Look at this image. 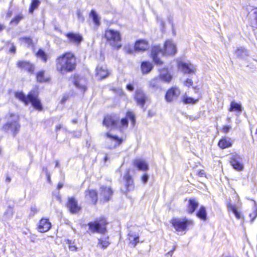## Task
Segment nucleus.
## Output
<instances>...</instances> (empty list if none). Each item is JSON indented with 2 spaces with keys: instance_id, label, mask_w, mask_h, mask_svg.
Masks as SVG:
<instances>
[{
  "instance_id": "29",
  "label": "nucleus",
  "mask_w": 257,
  "mask_h": 257,
  "mask_svg": "<svg viewBox=\"0 0 257 257\" xmlns=\"http://www.w3.org/2000/svg\"><path fill=\"white\" fill-rule=\"evenodd\" d=\"M196 216L202 220L206 221L207 219V212L204 206H201L196 213Z\"/></svg>"
},
{
  "instance_id": "40",
  "label": "nucleus",
  "mask_w": 257,
  "mask_h": 257,
  "mask_svg": "<svg viewBox=\"0 0 257 257\" xmlns=\"http://www.w3.org/2000/svg\"><path fill=\"white\" fill-rule=\"evenodd\" d=\"M126 117L131 120L133 125H134L136 122V117L134 113L131 111H128L126 113Z\"/></svg>"
},
{
  "instance_id": "32",
  "label": "nucleus",
  "mask_w": 257,
  "mask_h": 257,
  "mask_svg": "<svg viewBox=\"0 0 257 257\" xmlns=\"http://www.w3.org/2000/svg\"><path fill=\"white\" fill-rule=\"evenodd\" d=\"M109 244L110 243L108 241V237L107 236L98 239L97 245L104 249L107 247Z\"/></svg>"
},
{
  "instance_id": "10",
  "label": "nucleus",
  "mask_w": 257,
  "mask_h": 257,
  "mask_svg": "<svg viewBox=\"0 0 257 257\" xmlns=\"http://www.w3.org/2000/svg\"><path fill=\"white\" fill-rule=\"evenodd\" d=\"M119 121V117L117 115H107L104 117L103 124L108 128H115L117 127Z\"/></svg>"
},
{
  "instance_id": "13",
  "label": "nucleus",
  "mask_w": 257,
  "mask_h": 257,
  "mask_svg": "<svg viewBox=\"0 0 257 257\" xmlns=\"http://www.w3.org/2000/svg\"><path fill=\"white\" fill-rule=\"evenodd\" d=\"M65 35L68 38L70 43L77 46L79 45L83 40L82 36L79 33L69 32L65 34Z\"/></svg>"
},
{
  "instance_id": "36",
  "label": "nucleus",
  "mask_w": 257,
  "mask_h": 257,
  "mask_svg": "<svg viewBox=\"0 0 257 257\" xmlns=\"http://www.w3.org/2000/svg\"><path fill=\"white\" fill-rule=\"evenodd\" d=\"M86 195H89V197L91 199V201L94 204H95L96 203L97 201V193L95 190H89L88 192V194H86Z\"/></svg>"
},
{
  "instance_id": "14",
  "label": "nucleus",
  "mask_w": 257,
  "mask_h": 257,
  "mask_svg": "<svg viewBox=\"0 0 257 257\" xmlns=\"http://www.w3.org/2000/svg\"><path fill=\"white\" fill-rule=\"evenodd\" d=\"M180 94V91L177 87H172L169 89L165 95V99L167 102H170L177 98Z\"/></svg>"
},
{
  "instance_id": "20",
  "label": "nucleus",
  "mask_w": 257,
  "mask_h": 257,
  "mask_svg": "<svg viewBox=\"0 0 257 257\" xmlns=\"http://www.w3.org/2000/svg\"><path fill=\"white\" fill-rule=\"evenodd\" d=\"M179 69L184 73H194L195 67L191 63H186L181 62L178 64Z\"/></svg>"
},
{
  "instance_id": "22",
  "label": "nucleus",
  "mask_w": 257,
  "mask_h": 257,
  "mask_svg": "<svg viewBox=\"0 0 257 257\" xmlns=\"http://www.w3.org/2000/svg\"><path fill=\"white\" fill-rule=\"evenodd\" d=\"M128 239L130 243L135 247L137 245V243L139 242V234L138 232H136L132 230H130L128 233Z\"/></svg>"
},
{
  "instance_id": "54",
  "label": "nucleus",
  "mask_w": 257,
  "mask_h": 257,
  "mask_svg": "<svg viewBox=\"0 0 257 257\" xmlns=\"http://www.w3.org/2000/svg\"><path fill=\"white\" fill-rule=\"evenodd\" d=\"M16 48L15 46H14V45L13 44L11 48L10 49V52L12 53L15 54L16 53Z\"/></svg>"
},
{
  "instance_id": "33",
  "label": "nucleus",
  "mask_w": 257,
  "mask_h": 257,
  "mask_svg": "<svg viewBox=\"0 0 257 257\" xmlns=\"http://www.w3.org/2000/svg\"><path fill=\"white\" fill-rule=\"evenodd\" d=\"M242 110L241 105L240 103H238L234 101H232L230 103V107L229 109V111H236L239 112H241Z\"/></svg>"
},
{
  "instance_id": "21",
  "label": "nucleus",
  "mask_w": 257,
  "mask_h": 257,
  "mask_svg": "<svg viewBox=\"0 0 257 257\" xmlns=\"http://www.w3.org/2000/svg\"><path fill=\"white\" fill-rule=\"evenodd\" d=\"M51 227V224L47 219L42 218L40 220L38 230L41 232H45L50 230Z\"/></svg>"
},
{
  "instance_id": "9",
  "label": "nucleus",
  "mask_w": 257,
  "mask_h": 257,
  "mask_svg": "<svg viewBox=\"0 0 257 257\" xmlns=\"http://www.w3.org/2000/svg\"><path fill=\"white\" fill-rule=\"evenodd\" d=\"M123 179L124 186L121 187V191L123 194H126L128 192L134 190L135 188L134 180L128 171L124 175Z\"/></svg>"
},
{
  "instance_id": "5",
  "label": "nucleus",
  "mask_w": 257,
  "mask_h": 257,
  "mask_svg": "<svg viewBox=\"0 0 257 257\" xmlns=\"http://www.w3.org/2000/svg\"><path fill=\"white\" fill-rule=\"evenodd\" d=\"M170 222L177 232L185 231L188 226L193 225L192 220L187 219L186 218H174L172 219Z\"/></svg>"
},
{
  "instance_id": "27",
  "label": "nucleus",
  "mask_w": 257,
  "mask_h": 257,
  "mask_svg": "<svg viewBox=\"0 0 257 257\" xmlns=\"http://www.w3.org/2000/svg\"><path fill=\"white\" fill-rule=\"evenodd\" d=\"M15 97L21 100L22 102H24L25 105L28 104L29 103V93L26 96L23 92H16L15 94Z\"/></svg>"
},
{
  "instance_id": "19",
  "label": "nucleus",
  "mask_w": 257,
  "mask_h": 257,
  "mask_svg": "<svg viewBox=\"0 0 257 257\" xmlns=\"http://www.w3.org/2000/svg\"><path fill=\"white\" fill-rule=\"evenodd\" d=\"M113 194V191L110 187L101 186L100 187V196L104 201H108L111 198Z\"/></svg>"
},
{
  "instance_id": "8",
  "label": "nucleus",
  "mask_w": 257,
  "mask_h": 257,
  "mask_svg": "<svg viewBox=\"0 0 257 257\" xmlns=\"http://www.w3.org/2000/svg\"><path fill=\"white\" fill-rule=\"evenodd\" d=\"M107 224L104 219H101L94 222H90L88 223L89 229L92 232H98L103 234L106 231V225Z\"/></svg>"
},
{
  "instance_id": "1",
  "label": "nucleus",
  "mask_w": 257,
  "mask_h": 257,
  "mask_svg": "<svg viewBox=\"0 0 257 257\" xmlns=\"http://www.w3.org/2000/svg\"><path fill=\"white\" fill-rule=\"evenodd\" d=\"M76 59L73 54L67 52L56 60V69L61 74L73 71L76 67Z\"/></svg>"
},
{
  "instance_id": "17",
  "label": "nucleus",
  "mask_w": 257,
  "mask_h": 257,
  "mask_svg": "<svg viewBox=\"0 0 257 257\" xmlns=\"http://www.w3.org/2000/svg\"><path fill=\"white\" fill-rule=\"evenodd\" d=\"M73 83L74 85L81 91H84L86 89V80L84 77H80L77 75H74Z\"/></svg>"
},
{
  "instance_id": "64",
  "label": "nucleus",
  "mask_w": 257,
  "mask_h": 257,
  "mask_svg": "<svg viewBox=\"0 0 257 257\" xmlns=\"http://www.w3.org/2000/svg\"><path fill=\"white\" fill-rule=\"evenodd\" d=\"M160 24L162 26V27H164V25H165V23L162 20H161L160 21Z\"/></svg>"
},
{
  "instance_id": "45",
  "label": "nucleus",
  "mask_w": 257,
  "mask_h": 257,
  "mask_svg": "<svg viewBox=\"0 0 257 257\" xmlns=\"http://www.w3.org/2000/svg\"><path fill=\"white\" fill-rule=\"evenodd\" d=\"M68 243L69 244V249L71 251H76L77 247L74 245H71V241L69 240H68Z\"/></svg>"
},
{
  "instance_id": "23",
  "label": "nucleus",
  "mask_w": 257,
  "mask_h": 257,
  "mask_svg": "<svg viewBox=\"0 0 257 257\" xmlns=\"http://www.w3.org/2000/svg\"><path fill=\"white\" fill-rule=\"evenodd\" d=\"M199 202L196 199H190L187 207V212L190 214H193L199 206Z\"/></svg>"
},
{
  "instance_id": "7",
  "label": "nucleus",
  "mask_w": 257,
  "mask_h": 257,
  "mask_svg": "<svg viewBox=\"0 0 257 257\" xmlns=\"http://www.w3.org/2000/svg\"><path fill=\"white\" fill-rule=\"evenodd\" d=\"M106 137V147L109 149H113L119 146L122 142V139L116 135H111L109 132L105 134Z\"/></svg>"
},
{
  "instance_id": "47",
  "label": "nucleus",
  "mask_w": 257,
  "mask_h": 257,
  "mask_svg": "<svg viewBox=\"0 0 257 257\" xmlns=\"http://www.w3.org/2000/svg\"><path fill=\"white\" fill-rule=\"evenodd\" d=\"M184 84L186 86L190 87L193 84V81L192 80V79L188 78L185 81Z\"/></svg>"
},
{
  "instance_id": "55",
  "label": "nucleus",
  "mask_w": 257,
  "mask_h": 257,
  "mask_svg": "<svg viewBox=\"0 0 257 257\" xmlns=\"http://www.w3.org/2000/svg\"><path fill=\"white\" fill-rule=\"evenodd\" d=\"M13 12L11 10H9L7 14V17L9 18L12 16Z\"/></svg>"
},
{
  "instance_id": "44",
  "label": "nucleus",
  "mask_w": 257,
  "mask_h": 257,
  "mask_svg": "<svg viewBox=\"0 0 257 257\" xmlns=\"http://www.w3.org/2000/svg\"><path fill=\"white\" fill-rule=\"evenodd\" d=\"M120 123L122 126L127 127L128 125V120L127 118H123L120 120Z\"/></svg>"
},
{
  "instance_id": "26",
  "label": "nucleus",
  "mask_w": 257,
  "mask_h": 257,
  "mask_svg": "<svg viewBox=\"0 0 257 257\" xmlns=\"http://www.w3.org/2000/svg\"><path fill=\"white\" fill-rule=\"evenodd\" d=\"M149 47L148 43L145 40H139L136 42L135 46V49L138 51H144Z\"/></svg>"
},
{
  "instance_id": "4",
  "label": "nucleus",
  "mask_w": 257,
  "mask_h": 257,
  "mask_svg": "<svg viewBox=\"0 0 257 257\" xmlns=\"http://www.w3.org/2000/svg\"><path fill=\"white\" fill-rule=\"evenodd\" d=\"M104 37L113 47L117 49L121 48V36L119 32L111 29L107 30L105 31Z\"/></svg>"
},
{
  "instance_id": "2",
  "label": "nucleus",
  "mask_w": 257,
  "mask_h": 257,
  "mask_svg": "<svg viewBox=\"0 0 257 257\" xmlns=\"http://www.w3.org/2000/svg\"><path fill=\"white\" fill-rule=\"evenodd\" d=\"M176 52V46L171 41L167 40L164 44L163 50L159 46L153 47L151 55L154 63L157 65H161L163 64V61L160 58V56L174 55Z\"/></svg>"
},
{
  "instance_id": "58",
  "label": "nucleus",
  "mask_w": 257,
  "mask_h": 257,
  "mask_svg": "<svg viewBox=\"0 0 257 257\" xmlns=\"http://www.w3.org/2000/svg\"><path fill=\"white\" fill-rule=\"evenodd\" d=\"M61 128V125L60 124L57 125L56 126V131L58 132Z\"/></svg>"
},
{
  "instance_id": "62",
  "label": "nucleus",
  "mask_w": 257,
  "mask_h": 257,
  "mask_svg": "<svg viewBox=\"0 0 257 257\" xmlns=\"http://www.w3.org/2000/svg\"><path fill=\"white\" fill-rule=\"evenodd\" d=\"M11 180V178L9 176H7L6 178V182H10Z\"/></svg>"
},
{
  "instance_id": "52",
  "label": "nucleus",
  "mask_w": 257,
  "mask_h": 257,
  "mask_svg": "<svg viewBox=\"0 0 257 257\" xmlns=\"http://www.w3.org/2000/svg\"><path fill=\"white\" fill-rule=\"evenodd\" d=\"M227 207L229 209L231 210L232 211V212L237 209L234 206L230 204H228L227 205Z\"/></svg>"
},
{
  "instance_id": "30",
  "label": "nucleus",
  "mask_w": 257,
  "mask_h": 257,
  "mask_svg": "<svg viewBox=\"0 0 257 257\" xmlns=\"http://www.w3.org/2000/svg\"><path fill=\"white\" fill-rule=\"evenodd\" d=\"M218 146L222 149H226L231 146L232 143L230 141V139L222 138L221 139L218 143Z\"/></svg>"
},
{
  "instance_id": "56",
  "label": "nucleus",
  "mask_w": 257,
  "mask_h": 257,
  "mask_svg": "<svg viewBox=\"0 0 257 257\" xmlns=\"http://www.w3.org/2000/svg\"><path fill=\"white\" fill-rule=\"evenodd\" d=\"M25 39L26 40V42L29 44L31 43L32 42V40L30 38H25Z\"/></svg>"
},
{
  "instance_id": "60",
  "label": "nucleus",
  "mask_w": 257,
  "mask_h": 257,
  "mask_svg": "<svg viewBox=\"0 0 257 257\" xmlns=\"http://www.w3.org/2000/svg\"><path fill=\"white\" fill-rule=\"evenodd\" d=\"M5 27L4 25L0 24V32L5 29Z\"/></svg>"
},
{
  "instance_id": "51",
  "label": "nucleus",
  "mask_w": 257,
  "mask_h": 257,
  "mask_svg": "<svg viewBox=\"0 0 257 257\" xmlns=\"http://www.w3.org/2000/svg\"><path fill=\"white\" fill-rule=\"evenodd\" d=\"M227 207L229 209L231 210L232 211V212L237 209L234 206L230 204H228L227 205Z\"/></svg>"
},
{
  "instance_id": "24",
  "label": "nucleus",
  "mask_w": 257,
  "mask_h": 257,
  "mask_svg": "<svg viewBox=\"0 0 257 257\" xmlns=\"http://www.w3.org/2000/svg\"><path fill=\"white\" fill-rule=\"evenodd\" d=\"M134 165L139 170L147 171L149 169L147 163L141 159H136L134 161Z\"/></svg>"
},
{
  "instance_id": "28",
  "label": "nucleus",
  "mask_w": 257,
  "mask_h": 257,
  "mask_svg": "<svg viewBox=\"0 0 257 257\" xmlns=\"http://www.w3.org/2000/svg\"><path fill=\"white\" fill-rule=\"evenodd\" d=\"M153 64L149 62H143L141 64V69L143 73H149L153 69Z\"/></svg>"
},
{
  "instance_id": "53",
  "label": "nucleus",
  "mask_w": 257,
  "mask_h": 257,
  "mask_svg": "<svg viewBox=\"0 0 257 257\" xmlns=\"http://www.w3.org/2000/svg\"><path fill=\"white\" fill-rule=\"evenodd\" d=\"M233 214H234V215L235 216V217L237 218V219H239L240 218V213L237 211V210L236 209V210H235L234 212H233Z\"/></svg>"
},
{
  "instance_id": "61",
  "label": "nucleus",
  "mask_w": 257,
  "mask_h": 257,
  "mask_svg": "<svg viewBox=\"0 0 257 257\" xmlns=\"http://www.w3.org/2000/svg\"><path fill=\"white\" fill-rule=\"evenodd\" d=\"M189 119L191 120H194L197 119L196 117H193L192 116H189Z\"/></svg>"
},
{
  "instance_id": "50",
  "label": "nucleus",
  "mask_w": 257,
  "mask_h": 257,
  "mask_svg": "<svg viewBox=\"0 0 257 257\" xmlns=\"http://www.w3.org/2000/svg\"><path fill=\"white\" fill-rule=\"evenodd\" d=\"M126 89L130 91H132L134 89V87L133 84H128L126 85Z\"/></svg>"
},
{
  "instance_id": "59",
  "label": "nucleus",
  "mask_w": 257,
  "mask_h": 257,
  "mask_svg": "<svg viewBox=\"0 0 257 257\" xmlns=\"http://www.w3.org/2000/svg\"><path fill=\"white\" fill-rule=\"evenodd\" d=\"M63 184L60 183H58V186H57L58 189L59 190L61 188H62L63 187Z\"/></svg>"
},
{
  "instance_id": "6",
  "label": "nucleus",
  "mask_w": 257,
  "mask_h": 257,
  "mask_svg": "<svg viewBox=\"0 0 257 257\" xmlns=\"http://www.w3.org/2000/svg\"><path fill=\"white\" fill-rule=\"evenodd\" d=\"M18 117L15 119L9 120L4 125L3 129L6 133H11L14 137H15L19 133L21 125L19 122Z\"/></svg>"
},
{
  "instance_id": "25",
  "label": "nucleus",
  "mask_w": 257,
  "mask_h": 257,
  "mask_svg": "<svg viewBox=\"0 0 257 257\" xmlns=\"http://www.w3.org/2000/svg\"><path fill=\"white\" fill-rule=\"evenodd\" d=\"M109 72L105 66H98L96 68V75L100 80L106 78Z\"/></svg>"
},
{
  "instance_id": "15",
  "label": "nucleus",
  "mask_w": 257,
  "mask_h": 257,
  "mask_svg": "<svg viewBox=\"0 0 257 257\" xmlns=\"http://www.w3.org/2000/svg\"><path fill=\"white\" fill-rule=\"evenodd\" d=\"M17 66L18 68L27 71L30 74H33L35 70L34 65L26 60L19 61L17 62Z\"/></svg>"
},
{
  "instance_id": "63",
  "label": "nucleus",
  "mask_w": 257,
  "mask_h": 257,
  "mask_svg": "<svg viewBox=\"0 0 257 257\" xmlns=\"http://www.w3.org/2000/svg\"><path fill=\"white\" fill-rule=\"evenodd\" d=\"M43 170L46 172V174H48V170H47V168L46 167H43Z\"/></svg>"
},
{
  "instance_id": "31",
  "label": "nucleus",
  "mask_w": 257,
  "mask_h": 257,
  "mask_svg": "<svg viewBox=\"0 0 257 257\" xmlns=\"http://www.w3.org/2000/svg\"><path fill=\"white\" fill-rule=\"evenodd\" d=\"M236 55L241 58H245L248 56L247 51L243 47H239L235 52Z\"/></svg>"
},
{
  "instance_id": "43",
  "label": "nucleus",
  "mask_w": 257,
  "mask_h": 257,
  "mask_svg": "<svg viewBox=\"0 0 257 257\" xmlns=\"http://www.w3.org/2000/svg\"><path fill=\"white\" fill-rule=\"evenodd\" d=\"M38 212V210L37 209L36 206L35 205L32 206L31 208V212L30 213V215L33 216L37 212Z\"/></svg>"
},
{
  "instance_id": "39",
  "label": "nucleus",
  "mask_w": 257,
  "mask_h": 257,
  "mask_svg": "<svg viewBox=\"0 0 257 257\" xmlns=\"http://www.w3.org/2000/svg\"><path fill=\"white\" fill-rule=\"evenodd\" d=\"M37 55L38 57H40L44 62H47V55L43 50L40 49L38 51V52L37 53Z\"/></svg>"
},
{
  "instance_id": "57",
  "label": "nucleus",
  "mask_w": 257,
  "mask_h": 257,
  "mask_svg": "<svg viewBox=\"0 0 257 257\" xmlns=\"http://www.w3.org/2000/svg\"><path fill=\"white\" fill-rule=\"evenodd\" d=\"M173 253V250H170V251L167 252L166 255H170V256H172Z\"/></svg>"
},
{
  "instance_id": "35",
  "label": "nucleus",
  "mask_w": 257,
  "mask_h": 257,
  "mask_svg": "<svg viewBox=\"0 0 257 257\" xmlns=\"http://www.w3.org/2000/svg\"><path fill=\"white\" fill-rule=\"evenodd\" d=\"M40 4V2L39 0H32L29 10V13L32 14L34 10L37 9Z\"/></svg>"
},
{
  "instance_id": "37",
  "label": "nucleus",
  "mask_w": 257,
  "mask_h": 257,
  "mask_svg": "<svg viewBox=\"0 0 257 257\" xmlns=\"http://www.w3.org/2000/svg\"><path fill=\"white\" fill-rule=\"evenodd\" d=\"M24 19V16L22 14L16 16L10 22V24L17 25L19 22Z\"/></svg>"
},
{
  "instance_id": "34",
  "label": "nucleus",
  "mask_w": 257,
  "mask_h": 257,
  "mask_svg": "<svg viewBox=\"0 0 257 257\" xmlns=\"http://www.w3.org/2000/svg\"><path fill=\"white\" fill-rule=\"evenodd\" d=\"M90 16L92 18L93 22L95 24V25L97 27L99 26L100 24V17H99L96 12L94 10H92L90 13Z\"/></svg>"
},
{
  "instance_id": "16",
  "label": "nucleus",
  "mask_w": 257,
  "mask_h": 257,
  "mask_svg": "<svg viewBox=\"0 0 257 257\" xmlns=\"http://www.w3.org/2000/svg\"><path fill=\"white\" fill-rule=\"evenodd\" d=\"M66 206L71 213H76L81 209L77 201L74 197L68 198Z\"/></svg>"
},
{
  "instance_id": "46",
  "label": "nucleus",
  "mask_w": 257,
  "mask_h": 257,
  "mask_svg": "<svg viewBox=\"0 0 257 257\" xmlns=\"http://www.w3.org/2000/svg\"><path fill=\"white\" fill-rule=\"evenodd\" d=\"M68 98H69L68 95H67V94L64 95L60 101V103L62 104H64L65 102L68 99Z\"/></svg>"
},
{
  "instance_id": "49",
  "label": "nucleus",
  "mask_w": 257,
  "mask_h": 257,
  "mask_svg": "<svg viewBox=\"0 0 257 257\" xmlns=\"http://www.w3.org/2000/svg\"><path fill=\"white\" fill-rule=\"evenodd\" d=\"M149 179V175L147 174H144L142 177V182L145 184L147 182Z\"/></svg>"
},
{
  "instance_id": "3",
  "label": "nucleus",
  "mask_w": 257,
  "mask_h": 257,
  "mask_svg": "<svg viewBox=\"0 0 257 257\" xmlns=\"http://www.w3.org/2000/svg\"><path fill=\"white\" fill-rule=\"evenodd\" d=\"M172 76L166 69L160 70L159 77L155 78L149 82V88L155 91L161 89V82H169L172 79Z\"/></svg>"
},
{
  "instance_id": "38",
  "label": "nucleus",
  "mask_w": 257,
  "mask_h": 257,
  "mask_svg": "<svg viewBox=\"0 0 257 257\" xmlns=\"http://www.w3.org/2000/svg\"><path fill=\"white\" fill-rule=\"evenodd\" d=\"M44 71L42 70L37 73V80L38 82L42 83L46 82L48 80V79L44 78Z\"/></svg>"
},
{
  "instance_id": "48",
  "label": "nucleus",
  "mask_w": 257,
  "mask_h": 257,
  "mask_svg": "<svg viewBox=\"0 0 257 257\" xmlns=\"http://www.w3.org/2000/svg\"><path fill=\"white\" fill-rule=\"evenodd\" d=\"M231 128V127L230 125H225L222 128V132L224 133H227Z\"/></svg>"
},
{
  "instance_id": "11",
  "label": "nucleus",
  "mask_w": 257,
  "mask_h": 257,
  "mask_svg": "<svg viewBox=\"0 0 257 257\" xmlns=\"http://www.w3.org/2000/svg\"><path fill=\"white\" fill-rule=\"evenodd\" d=\"M148 99V96L142 89H137L136 90L135 95V100L138 105L143 108Z\"/></svg>"
},
{
  "instance_id": "18",
  "label": "nucleus",
  "mask_w": 257,
  "mask_h": 257,
  "mask_svg": "<svg viewBox=\"0 0 257 257\" xmlns=\"http://www.w3.org/2000/svg\"><path fill=\"white\" fill-rule=\"evenodd\" d=\"M29 102L36 109L41 111L43 109V106L41 101L38 98L37 95L32 92L29 93Z\"/></svg>"
},
{
  "instance_id": "41",
  "label": "nucleus",
  "mask_w": 257,
  "mask_h": 257,
  "mask_svg": "<svg viewBox=\"0 0 257 257\" xmlns=\"http://www.w3.org/2000/svg\"><path fill=\"white\" fill-rule=\"evenodd\" d=\"M197 100H194L193 98L188 96L184 97L183 99V101L185 104L188 103H195Z\"/></svg>"
},
{
  "instance_id": "12",
  "label": "nucleus",
  "mask_w": 257,
  "mask_h": 257,
  "mask_svg": "<svg viewBox=\"0 0 257 257\" xmlns=\"http://www.w3.org/2000/svg\"><path fill=\"white\" fill-rule=\"evenodd\" d=\"M230 163L233 168L236 171H240L243 169L244 166L242 164V159L239 155L233 156L231 158Z\"/></svg>"
},
{
  "instance_id": "42",
  "label": "nucleus",
  "mask_w": 257,
  "mask_h": 257,
  "mask_svg": "<svg viewBox=\"0 0 257 257\" xmlns=\"http://www.w3.org/2000/svg\"><path fill=\"white\" fill-rule=\"evenodd\" d=\"M249 216L251 218V221L253 222L257 216V208H254L253 209V212L249 214Z\"/></svg>"
}]
</instances>
